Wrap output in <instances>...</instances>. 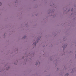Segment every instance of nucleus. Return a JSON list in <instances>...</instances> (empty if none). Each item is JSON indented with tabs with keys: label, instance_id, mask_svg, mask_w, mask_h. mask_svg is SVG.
I'll return each instance as SVG.
<instances>
[{
	"label": "nucleus",
	"instance_id": "nucleus-4",
	"mask_svg": "<svg viewBox=\"0 0 76 76\" xmlns=\"http://www.w3.org/2000/svg\"><path fill=\"white\" fill-rule=\"evenodd\" d=\"M26 38V37L25 36H24L23 37V38Z\"/></svg>",
	"mask_w": 76,
	"mask_h": 76
},
{
	"label": "nucleus",
	"instance_id": "nucleus-7",
	"mask_svg": "<svg viewBox=\"0 0 76 76\" xmlns=\"http://www.w3.org/2000/svg\"><path fill=\"white\" fill-rule=\"evenodd\" d=\"M2 4L0 2V4Z\"/></svg>",
	"mask_w": 76,
	"mask_h": 76
},
{
	"label": "nucleus",
	"instance_id": "nucleus-9",
	"mask_svg": "<svg viewBox=\"0 0 76 76\" xmlns=\"http://www.w3.org/2000/svg\"><path fill=\"white\" fill-rule=\"evenodd\" d=\"M75 56H76V54H75Z\"/></svg>",
	"mask_w": 76,
	"mask_h": 76
},
{
	"label": "nucleus",
	"instance_id": "nucleus-6",
	"mask_svg": "<svg viewBox=\"0 0 76 76\" xmlns=\"http://www.w3.org/2000/svg\"><path fill=\"white\" fill-rule=\"evenodd\" d=\"M73 9H72L71 10V11H73Z\"/></svg>",
	"mask_w": 76,
	"mask_h": 76
},
{
	"label": "nucleus",
	"instance_id": "nucleus-5",
	"mask_svg": "<svg viewBox=\"0 0 76 76\" xmlns=\"http://www.w3.org/2000/svg\"><path fill=\"white\" fill-rule=\"evenodd\" d=\"M66 75H67V76H68V75H69V74L67 73V74H66Z\"/></svg>",
	"mask_w": 76,
	"mask_h": 76
},
{
	"label": "nucleus",
	"instance_id": "nucleus-1",
	"mask_svg": "<svg viewBox=\"0 0 76 76\" xmlns=\"http://www.w3.org/2000/svg\"><path fill=\"white\" fill-rule=\"evenodd\" d=\"M37 42H35V43H34L33 44V45H33V46H36V44H37Z\"/></svg>",
	"mask_w": 76,
	"mask_h": 76
},
{
	"label": "nucleus",
	"instance_id": "nucleus-2",
	"mask_svg": "<svg viewBox=\"0 0 76 76\" xmlns=\"http://www.w3.org/2000/svg\"><path fill=\"white\" fill-rule=\"evenodd\" d=\"M37 63H36V65L37 64H40V62H39L38 61H37Z\"/></svg>",
	"mask_w": 76,
	"mask_h": 76
},
{
	"label": "nucleus",
	"instance_id": "nucleus-3",
	"mask_svg": "<svg viewBox=\"0 0 76 76\" xmlns=\"http://www.w3.org/2000/svg\"><path fill=\"white\" fill-rule=\"evenodd\" d=\"M66 46H67V45H64V46H63L62 47L64 48H65V47H66Z\"/></svg>",
	"mask_w": 76,
	"mask_h": 76
},
{
	"label": "nucleus",
	"instance_id": "nucleus-8",
	"mask_svg": "<svg viewBox=\"0 0 76 76\" xmlns=\"http://www.w3.org/2000/svg\"><path fill=\"white\" fill-rule=\"evenodd\" d=\"M24 58V57H23V58Z\"/></svg>",
	"mask_w": 76,
	"mask_h": 76
}]
</instances>
